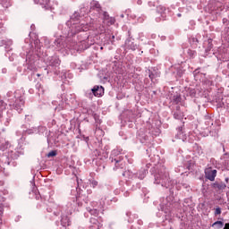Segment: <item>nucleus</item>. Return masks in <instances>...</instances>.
<instances>
[{
    "label": "nucleus",
    "mask_w": 229,
    "mask_h": 229,
    "mask_svg": "<svg viewBox=\"0 0 229 229\" xmlns=\"http://www.w3.org/2000/svg\"><path fill=\"white\" fill-rule=\"evenodd\" d=\"M121 17H124V14H122Z\"/></svg>",
    "instance_id": "5fc2aeb1"
},
{
    "label": "nucleus",
    "mask_w": 229,
    "mask_h": 229,
    "mask_svg": "<svg viewBox=\"0 0 229 229\" xmlns=\"http://www.w3.org/2000/svg\"><path fill=\"white\" fill-rule=\"evenodd\" d=\"M157 18L156 21L160 22V21H165V7L159 5L157 7Z\"/></svg>",
    "instance_id": "20e7f679"
},
{
    "label": "nucleus",
    "mask_w": 229,
    "mask_h": 229,
    "mask_svg": "<svg viewBox=\"0 0 229 229\" xmlns=\"http://www.w3.org/2000/svg\"><path fill=\"white\" fill-rule=\"evenodd\" d=\"M212 226H216L217 229H221L223 226H225V223H223V221H216L212 225Z\"/></svg>",
    "instance_id": "412c9836"
},
{
    "label": "nucleus",
    "mask_w": 229,
    "mask_h": 229,
    "mask_svg": "<svg viewBox=\"0 0 229 229\" xmlns=\"http://www.w3.org/2000/svg\"><path fill=\"white\" fill-rule=\"evenodd\" d=\"M225 182L226 183H228V182H229V178H228V177H226V178L225 179Z\"/></svg>",
    "instance_id": "37998d69"
},
{
    "label": "nucleus",
    "mask_w": 229,
    "mask_h": 229,
    "mask_svg": "<svg viewBox=\"0 0 229 229\" xmlns=\"http://www.w3.org/2000/svg\"><path fill=\"white\" fill-rule=\"evenodd\" d=\"M139 137H140V140L141 142H144V140H148V135L141 136L140 134H139ZM142 139H143V140H142Z\"/></svg>",
    "instance_id": "7c9ffc66"
},
{
    "label": "nucleus",
    "mask_w": 229,
    "mask_h": 229,
    "mask_svg": "<svg viewBox=\"0 0 229 229\" xmlns=\"http://www.w3.org/2000/svg\"><path fill=\"white\" fill-rule=\"evenodd\" d=\"M30 28L33 30V28H35V25H34V24H32V25L30 26Z\"/></svg>",
    "instance_id": "de8ad7c7"
},
{
    "label": "nucleus",
    "mask_w": 229,
    "mask_h": 229,
    "mask_svg": "<svg viewBox=\"0 0 229 229\" xmlns=\"http://www.w3.org/2000/svg\"><path fill=\"white\" fill-rule=\"evenodd\" d=\"M124 175H125V174L123 173V176H124Z\"/></svg>",
    "instance_id": "6e6d98bb"
},
{
    "label": "nucleus",
    "mask_w": 229,
    "mask_h": 229,
    "mask_svg": "<svg viewBox=\"0 0 229 229\" xmlns=\"http://www.w3.org/2000/svg\"><path fill=\"white\" fill-rule=\"evenodd\" d=\"M124 47L125 49H131V51H135L137 49V44L133 43L131 39H126Z\"/></svg>",
    "instance_id": "ddd939ff"
},
{
    "label": "nucleus",
    "mask_w": 229,
    "mask_h": 229,
    "mask_svg": "<svg viewBox=\"0 0 229 229\" xmlns=\"http://www.w3.org/2000/svg\"><path fill=\"white\" fill-rule=\"evenodd\" d=\"M167 203H163L161 205V210L165 212L166 219H171V208L173 207V201H171V197L166 198Z\"/></svg>",
    "instance_id": "f03ea898"
},
{
    "label": "nucleus",
    "mask_w": 229,
    "mask_h": 229,
    "mask_svg": "<svg viewBox=\"0 0 229 229\" xmlns=\"http://www.w3.org/2000/svg\"><path fill=\"white\" fill-rule=\"evenodd\" d=\"M149 78H152V77H151V74L149 75Z\"/></svg>",
    "instance_id": "4d7b16f0"
},
{
    "label": "nucleus",
    "mask_w": 229,
    "mask_h": 229,
    "mask_svg": "<svg viewBox=\"0 0 229 229\" xmlns=\"http://www.w3.org/2000/svg\"><path fill=\"white\" fill-rule=\"evenodd\" d=\"M36 4H40L45 10H51V0H34Z\"/></svg>",
    "instance_id": "0eeeda50"
},
{
    "label": "nucleus",
    "mask_w": 229,
    "mask_h": 229,
    "mask_svg": "<svg viewBox=\"0 0 229 229\" xmlns=\"http://www.w3.org/2000/svg\"><path fill=\"white\" fill-rule=\"evenodd\" d=\"M138 4H142V0H138Z\"/></svg>",
    "instance_id": "c03bdc74"
},
{
    "label": "nucleus",
    "mask_w": 229,
    "mask_h": 229,
    "mask_svg": "<svg viewBox=\"0 0 229 229\" xmlns=\"http://www.w3.org/2000/svg\"><path fill=\"white\" fill-rule=\"evenodd\" d=\"M154 183H156V185L165 187V189L170 187L171 179L169 178V174L165 172V167L161 166L156 171V174H154Z\"/></svg>",
    "instance_id": "f257e3e1"
},
{
    "label": "nucleus",
    "mask_w": 229,
    "mask_h": 229,
    "mask_svg": "<svg viewBox=\"0 0 229 229\" xmlns=\"http://www.w3.org/2000/svg\"><path fill=\"white\" fill-rule=\"evenodd\" d=\"M13 108L18 112V114H21L24 108V99L22 98H16L14 103L13 104Z\"/></svg>",
    "instance_id": "7ed1b4c3"
},
{
    "label": "nucleus",
    "mask_w": 229,
    "mask_h": 229,
    "mask_svg": "<svg viewBox=\"0 0 229 229\" xmlns=\"http://www.w3.org/2000/svg\"><path fill=\"white\" fill-rule=\"evenodd\" d=\"M175 139H179L180 140H182V142L187 140V134H185V131H183V125L177 128Z\"/></svg>",
    "instance_id": "423d86ee"
},
{
    "label": "nucleus",
    "mask_w": 229,
    "mask_h": 229,
    "mask_svg": "<svg viewBox=\"0 0 229 229\" xmlns=\"http://www.w3.org/2000/svg\"><path fill=\"white\" fill-rule=\"evenodd\" d=\"M89 98H92V93H89Z\"/></svg>",
    "instance_id": "09e8293b"
},
{
    "label": "nucleus",
    "mask_w": 229,
    "mask_h": 229,
    "mask_svg": "<svg viewBox=\"0 0 229 229\" xmlns=\"http://www.w3.org/2000/svg\"><path fill=\"white\" fill-rule=\"evenodd\" d=\"M36 88L38 89V94H44V89L42 88L41 84H37Z\"/></svg>",
    "instance_id": "a878e982"
},
{
    "label": "nucleus",
    "mask_w": 229,
    "mask_h": 229,
    "mask_svg": "<svg viewBox=\"0 0 229 229\" xmlns=\"http://www.w3.org/2000/svg\"><path fill=\"white\" fill-rule=\"evenodd\" d=\"M223 22H226V21L224 19V20H223Z\"/></svg>",
    "instance_id": "603ef678"
},
{
    "label": "nucleus",
    "mask_w": 229,
    "mask_h": 229,
    "mask_svg": "<svg viewBox=\"0 0 229 229\" xmlns=\"http://www.w3.org/2000/svg\"><path fill=\"white\" fill-rule=\"evenodd\" d=\"M177 17H182V13H178V14H177Z\"/></svg>",
    "instance_id": "49530a36"
},
{
    "label": "nucleus",
    "mask_w": 229,
    "mask_h": 229,
    "mask_svg": "<svg viewBox=\"0 0 229 229\" xmlns=\"http://www.w3.org/2000/svg\"><path fill=\"white\" fill-rule=\"evenodd\" d=\"M110 24H115V19L111 18V20H110Z\"/></svg>",
    "instance_id": "c9c22d12"
},
{
    "label": "nucleus",
    "mask_w": 229,
    "mask_h": 229,
    "mask_svg": "<svg viewBox=\"0 0 229 229\" xmlns=\"http://www.w3.org/2000/svg\"><path fill=\"white\" fill-rule=\"evenodd\" d=\"M90 223L92 225L90 228L92 229H99L102 226L99 221H98L96 218H90Z\"/></svg>",
    "instance_id": "dca6fc26"
},
{
    "label": "nucleus",
    "mask_w": 229,
    "mask_h": 229,
    "mask_svg": "<svg viewBox=\"0 0 229 229\" xmlns=\"http://www.w3.org/2000/svg\"><path fill=\"white\" fill-rule=\"evenodd\" d=\"M216 176H217V170H208L206 171V178L209 180V182H214L216 180Z\"/></svg>",
    "instance_id": "9d476101"
},
{
    "label": "nucleus",
    "mask_w": 229,
    "mask_h": 229,
    "mask_svg": "<svg viewBox=\"0 0 229 229\" xmlns=\"http://www.w3.org/2000/svg\"><path fill=\"white\" fill-rule=\"evenodd\" d=\"M193 42H198V38H193Z\"/></svg>",
    "instance_id": "a18cd8bd"
},
{
    "label": "nucleus",
    "mask_w": 229,
    "mask_h": 229,
    "mask_svg": "<svg viewBox=\"0 0 229 229\" xmlns=\"http://www.w3.org/2000/svg\"><path fill=\"white\" fill-rule=\"evenodd\" d=\"M4 212V206L3 204H0V217L3 216Z\"/></svg>",
    "instance_id": "c756f323"
},
{
    "label": "nucleus",
    "mask_w": 229,
    "mask_h": 229,
    "mask_svg": "<svg viewBox=\"0 0 229 229\" xmlns=\"http://www.w3.org/2000/svg\"><path fill=\"white\" fill-rule=\"evenodd\" d=\"M115 161V167H118L117 164H119V160L114 159Z\"/></svg>",
    "instance_id": "58836bf2"
},
{
    "label": "nucleus",
    "mask_w": 229,
    "mask_h": 229,
    "mask_svg": "<svg viewBox=\"0 0 229 229\" xmlns=\"http://www.w3.org/2000/svg\"><path fill=\"white\" fill-rule=\"evenodd\" d=\"M221 214V208H216L215 210V216H219Z\"/></svg>",
    "instance_id": "2f4dec72"
},
{
    "label": "nucleus",
    "mask_w": 229,
    "mask_h": 229,
    "mask_svg": "<svg viewBox=\"0 0 229 229\" xmlns=\"http://www.w3.org/2000/svg\"><path fill=\"white\" fill-rule=\"evenodd\" d=\"M94 118H95V119H98V114H95V115H94Z\"/></svg>",
    "instance_id": "8fccbe9b"
},
{
    "label": "nucleus",
    "mask_w": 229,
    "mask_h": 229,
    "mask_svg": "<svg viewBox=\"0 0 229 229\" xmlns=\"http://www.w3.org/2000/svg\"><path fill=\"white\" fill-rule=\"evenodd\" d=\"M47 157L48 158H51V157H56V150H52V151H50V152L47 155Z\"/></svg>",
    "instance_id": "c85d7f7f"
},
{
    "label": "nucleus",
    "mask_w": 229,
    "mask_h": 229,
    "mask_svg": "<svg viewBox=\"0 0 229 229\" xmlns=\"http://www.w3.org/2000/svg\"><path fill=\"white\" fill-rule=\"evenodd\" d=\"M91 92L96 98H101L105 94V88L103 86H94Z\"/></svg>",
    "instance_id": "39448f33"
},
{
    "label": "nucleus",
    "mask_w": 229,
    "mask_h": 229,
    "mask_svg": "<svg viewBox=\"0 0 229 229\" xmlns=\"http://www.w3.org/2000/svg\"><path fill=\"white\" fill-rule=\"evenodd\" d=\"M148 6H150V8H155L157 4H155V2H148Z\"/></svg>",
    "instance_id": "72a5a7b5"
},
{
    "label": "nucleus",
    "mask_w": 229,
    "mask_h": 229,
    "mask_svg": "<svg viewBox=\"0 0 229 229\" xmlns=\"http://www.w3.org/2000/svg\"><path fill=\"white\" fill-rule=\"evenodd\" d=\"M94 153H95V155H98V156H99V150L96 149V150L94 151Z\"/></svg>",
    "instance_id": "ea45409f"
},
{
    "label": "nucleus",
    "mask_w": 229,
    "mask_h": 229,
    "mask_svg": "<svg viewBox=\"0 0 229 229\" xmlns=\"http://www.w3.org/2000/svg\"><path fill=\"white\" fill-rule=\"evenodd\" d=\"M48 65L51 67H58L60 65V59L57 56H52L48 59Z\"/></svg>",
    "instance_id": "f8f14e48"
},
{
    "label": "nucleus",
    "mask_w": 229,
    "mask_h": 229,
    "mask_svg": "<svg viewBox=\"0 0 229 229\" xmlns=\"http://www.w3.org/2000/svg\"><path fill=\"white\" fill-rule=\"evenodd\" d=\"M187 53L190 58H194L197 55L196 50H191V49H188Z\"/></svg>",
    "instance_id": "393cba45"
},
{
    "label": "nucleus",
    "mask_w": 229,
    "mask_h": 229,
    "mask_svg": "<svg viewBox=\"0 0 229 229\" xmlns=\"http://www.w3.org/2000/svg\"><path fill=\"white\" fill-rule=\"evenodd\" d=\"M212 47H214V45H212V39H208V47L206 48V53L211 51Z\"/></svg>",
    "instance_id": "b1692460"
},
{
    "label": "nucleus",
    "mask_w": 229,
    "mask_h": 229,
    "mask_svg": "<svg viewBox=\"0 0 229 229\" xmlns=\"http://www.w3.org/2000/svg\"><path fill=\"white\" fill-rule=\"evenodd\" d=\"M54 46H55L56 49L60 51V49L65 48V41L62 38H57L54 41Z\"/></svg>",
    "instance_id": "1a4fd4ad"
},
{
    "label": "nucleus",
    "mask_w": 229,
    "mask_h": 229,
    "mask_svg": "<svg viewBox=\"0 0 229 229\" xmlns=\"http://www.w3.org/2000/svg\"><path fill=\"white\" fill-rule=\"evenodd\" d=\"M47 130V128L46 126L40 125V126H38V127L37 128V132L39 133V135H40V134L46 132Z\"/></svg>",
    "instance_id": "4be33fe9"
},
{
    "label": "nucleus",
    "mask_w": 229,
    "mask_h": 229,
    "mask_svg": "<svg viewBox=\"0 0 229 229\" xmlns=\"http://www.w3.org/2000/svg\"><path fill=\"white\" fill-rule=\"evenodd\" d=\"M224 229H229V224H225Z\"/></svg>",
    "instance_id": "a19ab883"
},
{
    "label": "nucleus",
    "mask_w": 229,
    "mask_h": 229,
    "mask_svg": "<svg viewBox=\"0 0 229 229\" xmlns=\"http://www.w3.org/2000/svg\"><path fill=\"white\" fill-rule=\"evenodd\" d=\"M8 46H12L13 42L12 40L7 41Z\"/></svg>",
    "instance_id": "79ce46f5"
},
{
    "label": "nucleus",
    "mask_w": 229,
    "mask_h": 229,
    "mask_svg": "<svg viewBox=\"0 0 229 229\" xmlns=\"http://www.w3.org/2000/svg\"><path fill=\"white\" fill-rule=\"evenodd\" d=\"M37 76H38V77H40V73H38Z\"/></svg>",
    "instance_id": "3c124183"
},
{
    "label": "nucleus",
    "mask_w": 229,
    "mask_h": 229,
    "mask_svg": "<svg viewBox=\"0 0 229 229\" xmlns=\"http://www.w3.org/2000/svg\"><path fill=\"white\" fill-rule=\"evenodd\" d=\"M111 38H112L111 42H112V44H114V38H115V36L113 35V36L111 37Z\"/></svg>",
    "instance_id": "4c0bfd02"
},
{
    "label": "nucleus",
    "mask_w": 229,
    "mask_h": 229,
    "mask_svg": "<svg viewBox=\"0 0 229 229\" xmlns=\"http://www.w3.org/2000/svg\"><path fill=\"white\" fill-rule=\"evenodd\" d=\"M0 4L3 8H10L12 6V0H0Z\"/></svg>",
    "instance_id": "f3484780"
},
{
    "label": "nucleus",
    "mask_w": 229,
    "mask_h": 229,
    "mask_svg": "<svg viewBox=\"0 0 229 229\" xmlns=\"http://www.w3.org/2000/svg\"><path fill=\"white\" fill-rule=\"evenodd\" d=\"M213 189H217L218 191H225L226 189V184L225 182H216L212 184Z\"/></svg>",
    "instance_id": "2eb2a0df"
},
{
    "label": "nucleus",
    "mask_w": 229,
    "mask_h": 229,
    "mask_svg": "<svg viewBox=\"0 0 229 229\" xmlns=\"http://www.w3.org/2000/svg\"><path fill=\"white\" fill-rule=\"evenodd\" d=\"M61 224L63 226H70L71 225V222H69V218H67V217L62 218Z\"/></svg>",
    "instance_id": "aec40b11"
},
{
    "label": "nucleus",
    "mask_w": 229,
    "mask_h": 229,
    "mask_svg": "<svg viewBox=\"0 0 229 229\" xmlns=\"http://www.w3.org/2000/svg\"><path fill=\"white\" fill-rule=\"evenodd\" d=\"M87 210H88V212H89V214L91 216H98V214H99V211L97 208L92 209L90 208H87Z\"/></svg>",
    "instance_id": "6ab92c4d"
},
{
    "label": "nucleus",
    "mask_w": 229,
    "mask_h": 229,
    "mask_svg": "<svg viewBox=\"0 0 229 229\" xmlns=\"http://www.w3.org/2000/svg\"><path fill=\"white\" fill-rule=\"evenodd\" d=\"M76 21H80V13H74L71 18V22H76Z\"/></svg>",
    "instance_id": "5701e85b"
},
{
    "label": "nucleus",
    "mask_w": 229,
    "mask_h": 229,
    "mask_svg": "<svg viewBox=\"0 0 229 229\" xmlns=\"http://www.w3.org/2000/svg\"><path fill=\"white\" fill-rule=\"evenodd\" d=\"M173 103H175V105H178L180 101H182V97L180 95H174L172 98Z\"/></svg>",
    "instance_id": "a211bd4d"
},
{
    "label": "nucleus",
    "mask_w": 229,
    "mask_h": 229,
    "mask_svg": "<svg viewBox=\"0 0 229 229\" xmlns=\"http://www.w3.org/2000/svg\"><path fill=\"white\" fill-rule=\"evenodd\" d=\"M90 10H96V12H101V4H99V2L96 0L91 1Z\"/></svg>",
    "instance_id": "4468645a"
},
{
    "label": "nucleus",
    "mask_w": 229,
    "mask_h": 229,
    "mask_svg": "<svg viewBox=\"0 0 229 229\" xmlns=\"http://www.w3.org/2000/svg\"><path fill=\"white\" fill-rule=\"evenodd\" d=\"M27 69H28L29 71H32V70H33V66L28 65Z\"/></svg>",
    "instance_id": "e433bc0d"
},
{
    "label": "nucleus",
    "mask_w": 229,
    "mask_h": 229,
    "mask_svg": "<svg viewBox=\"0 0 229 229\" xmlns=\"http://www.w3.org/2000/svg\"><path fill=\"white\" fill-rule=\"evenodd\" d=\"M91 187H93V188L98 187V181H92L91 182Z\"/></svg>",
    "instance_id": "473e14b6"
},
{
    "label": "nucleus",
    "mask_w": 229,
    "mask_h": 229,
    "mask_svg": "<svg viewBox=\"0 0 229 229\" xmlns=\"http://www.w3.org/2000/svg\"><path fill=\"white\" fill-rule=\"evenodd\" d=\"M174 117L178 121H182V119H183V112H182L180 106H175V109L174 110Z\"/></svg>",
    "instance_id": "6e6552de"
},
{
    "label": "nucleus",
    "mask_w": 229,
    "mask_h": 229,
    "mask_svg": "<svg viewBox=\"0 0 229 229\" xmlns=\"http://www.w3.org/2000/svg\"><path fill=\"white\" fill-rule=\"evenodd\" d=\"M75 29L74 33H80V31H87V25L85 23L76 24L73 22V27Z\"/></svg>",
    "instance_id": "9b49d317"
},
{
    "label": "nucleus",
    "mask_w": 229,
    "mask_h": 229,
    "mask_svg": "<svg viewBox=\"0 0 229 229\" xmlns=\"http://www.w3.org/2000/svg\"><path fill=\"white\" fill-rule=\"evenodd\" d=\"M27 133H29V135H31V133H37V127L27 130Z\"/></svg>",
    "instance_id": "cd10ccee"
},
{
    "label": "nucleus",
    "mask_w": 229,
    "mask_h": 229,
    "mask_svg": "<svg viewBox=\"0 0 229 229\" xmlns=\"http://www.w3.org/2000/svg\"><path fill=\"white\" fill-rule=\"evenodd\" d=\"M139 178L140 180H144V178H146V170H143L140 173Z\"/></svg>",
    "instance_id": "bb28decb"
},
{
    "label": "nucleus",
    "mask_w": 229,
    "mask_h": 229,
    "mask_svg": "<svg viewBox=\"0 0 229 229\" xmlns=\"http://www.w3.org/2000/svg\"><path fill=\"white\" fill-rule=\"evenodd\" d=\"M25 119H26L27 121H31V115L26 114V115H25Z\"/></svg>",
    "instance_id": "f704fd0d"
},
{
    "label": "nucleus",
    "mask_w": 229,
    "mask_h": 229,
    "mask_svg": "<svg viewBox=\"0 0 229 229\" xmlns=\"http://www.w3.org/2000/svg\"><path fill=\"white\" fill-rule=\"evenodd\" d=\"M223 22H226V21L224 19V20H223Z\"/></svg>",
    "instance_id": "864d4df0"
}]
</instances>
